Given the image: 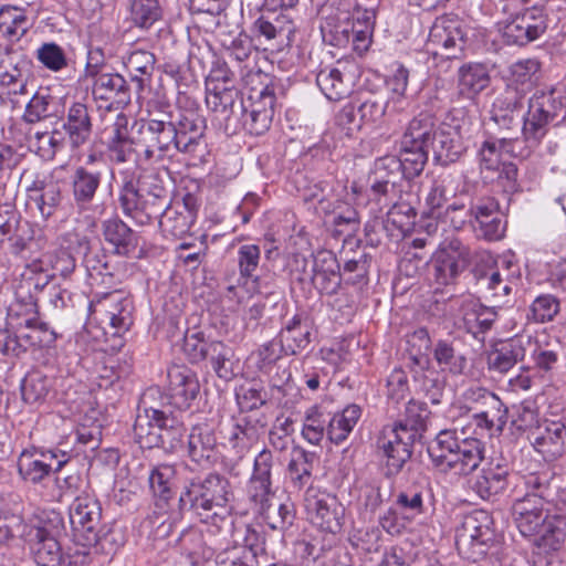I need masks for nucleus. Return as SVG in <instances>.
<instances>
[{
  "label": "nucleus",
  "instance_id": "1",
  "mask_svg": "<svg viewBox=\"0 0 566 566\" xmlns=\"http://www.w3.org/2000/svg\"><path fill=\"white\" fill-rule=\"evenodd\" d=\"M232 495L229 480L217 472L187 480L178 499L181 516L196 517L202 523H216L228 514Z\"/></svg>",
  "mask_w": 566,
  "mask_h": 566
},
{
  "label": "nucleus",
  "instance_id": "2",
  "mask_svg": "<svg viewBox=\"0 0 566 566\" xmlns=\"http://www.w3.org/2000/svg\"><path fill=\"white\" fill-rule=\"evenodd\" d=\"M485 444L480 439L467 438L457 428L438 432L429 448V457L442 473L469 475L476 471L484 459Z\"/></svg>",
  "mask_w": 566,
  "mask_h": 566
},
{
  "label": "nucleus",
  "instance_id": "3",
  "mask_svg": "<svg viewBox=\"0 0 566 566\" xmlns=\"http://www.w3.org/2000/svg\"><path fill=\"white\" fill-rule=\"evenodd\" d=\"M70 523L73 539L84 547L99 546L109 552L114 538L111 531L102 524V506L91 494L76 495L70 507Z\"/></svg>",
  "mask_w": 566,
  "mask_h": 566
},
{
  "label": "nucleus",
  "instance_id": "4",
  "mask_svg": "<svg viewBox=\"0 0 566 566\" xmlns=\"http://www.w3.org/2000/svg\"><path fill=\"white\" fill-rule=\"evenodd\" d=\"M64 531L63 517L52 512L46 518L30 526L28 538L34 560L40 566H71V557L63 553L59 536Z\"/></svg>",
  "mask_w": 566,
  "mask_h": 566
},
{
  "label": "nucleus",
  "instance_id": "5",
  "mask_svg": "<svg viewBox=\"0 0 566 566\" xmlns=\"http://www.w3.org/2000/svg\"><path fill=\"white\" fill-rule=\"evenodd\" d=\"M495 542L492 517L483 510H475L463 516L455 531V546L459 554L472 562L481 560Z\"/></svg>",
  "mask_w": 566,
  "mask_h": 566
},
{
  "label": "nucleus",
  "instance_id": "6",
  "mask_svg": "<svg viewBox=\"0 0 566 566\" xmlns=\"http://www.w3.org/2000/svg\"><path fill=\"white\" fill-rule=\"evenodd\" d=\"M32 285L38 287L31 280H27L19 286L17 300L9 307V317L23 318L19 322L20 338L23 342L30 344L31 347H50L56 340L55 331L36 316L38 305L35 298L31 294L24 296L21 294L24 289L29 291Z\"/></svg>",
  "mask_w": 566,
  "mask_h": 566
},
{
  "label": "nucleus",
  "instance_id": "7",
  "mask_svg": "<svg viewBox=\"0 0 566 566\" xmlns=\"http://www.w3.org/2000/svg\"><path fill=\"white\" fill-rule=\"evenodd\" d=\"M565 106L566 97L560 92H536L528 101L527 114L523 116L522 134L534 145H539L548 125L562 120Z\"/></svg>",
  "mask_w": 566,
  "mask_h": 566
},
{
  "label": "nucleus",
  "instance_id": "8",
  "mask_svg": "<svg viewBox=\"0 0 566 566\" xmlns=\"http://www.w3.org/2000/svg\"><path fill=\"white\" fill-rule=\"evenodd\" d=\"M469 43L468 28L457 15L444 14L434 20L427 41L433 56L460 59Z\"/></svg>",
  "mask_w": 566,
  "mask_h": 566
},
{
  "label": "nucleus",
  "instance_id": "9",
  "mask_svg": "<svg viewBox=\"0 0 566 566\" xmlns=\"http://www.w3.org/2000/svg\"><path fill=\"white\" fill-rule=\"evenodd\" d=\"M304 507L308 521L323 532H340L345 507L337 496L326 490L308 485L304 494Z\"/></svg>",
  "mask_w": 566,
  "mask_h": 566
},
{
  "label": "nucleus",
  "instance_id": "10",
  "mask_svg": "<svg viewBox=\"0 0 566 566\" xmlns=\"http://www.w3.org/2000/svg\"><path fill=\"white\" fill-rule=\"evenodd\" d=\"M139 145L143 151L138 155L140 163H161L172 158L175 150V122L149 118L139 126Z\"/></svg>",
  "mask_w": 566,
  "mask_h": 566
},
{
  "label": "nucleus",
  "instance_id": "11",
  "mask_svg": "<svg viewBox=\"0 0 566 566\" xmlns=\"http://www.w3.org/2000/svg\"><path fill=\"white\" fill-rule=\"evenodd\" d=\"M146 417L142 418L139 429L134 432L142 448H161L168 453L181 448L185 427L177 413L149 427H146Z\"/></svg>",
  "mask_w": 566,
  "mask_h": 566
},
{
  "label": "nucleus",
  "instance_id": "12",
  "mask_svg": "<svg viewBox=\"0 0 566 566\" xmlns=\"http://www.w3.org/2000/svg\"><path fill=\"white\" fill-rule=\"evenodd\" d=\"M175 122V150L200 159L207 153L206 119L193 111L181 112Z\"/></svg>",
  "mask_w": 566,
  "mask_h": 566
},
{
  "label": "nucleus",
  "instance_id": "13",
  "mask_svg": "<svg viewBox=\"0 0 566 566\" xmlns=\"http://www.w3.org/2000/svg\"><path fill=\"white\" fill-rule=\"evenodd\" d=\"M228 82L227 76L222 81L211 77L207 82L206 103L210 109L222 115L226 129L235 133L243 98L237 88L228 86Z\"/></svg>",
  "mask_w": 566,
  "mask_h": 566
},
{
  "label": "nucleus",
  "instance_id": "14",
  "mask_svg": "<svg viewBox=\"0 0 566 566\" xmlns=\"http://www.w3.org/2000/svg\"><path fill=\"white\" fill-rule=\"evenodd\" d=\"M235 396L241 417L231 439L251 438L258 427L266 426V417L259 409L266 403L268 394L262 388L242 386Z\"/></svg>",
  "mask_w": 566,
  "mask_h": 566
},
{
  "label": "nucleus",
  "instance_id": "15",
  "mask_svg": "<svg viewBox=\"0 0 566 566\" xmlns=\"http://www.w3.org/2000/svg\"><path fill=\"white\" fill-rule=\"evenodd\" d=\"M67 462L69 455L65 452L59 454L53 450L31 448L21 452L18 471L23 480L35 484L52 472H61Z\"/></svg>",
  "mask_w": 566,
  "mask_h": 566
},
{
  "label": "nucleus",
  "instance_id": "16",
  "mask_svg": "<svg viewBox=\"0 0 566 566\" xmlns=\"http://www.w3.org/2000/svg\"><path fill=\"white\" fill-rule=\"evenodd\" d=\"M416 440L407 436L406 431H399L386 426L377 437L376 446L385 459L387 474H398L410 460Z\"/></svg>",
  "mask_w": 566,
  "mask_h": 566
},
{
  "label": "nucleus",
  "instance_id": "17",
  "mask_svg": "<svg viewBox=\"0 0 566 566\" xmlns=\"http://www.w3.org/2000/svg\"><path fill=\"white\" fill-rule=\"evenodd\" d=\"M471 250L460 240L452 239L443 244L433 262V280L438 286L453 284L469 265Z\"/></svg>",
  "mask_w": 566,
  "mask_h": 566
},
{
  "label": "nucleus",
  "instance_id": "18",
  "mask_svg": "<svg viewBox=\"0 0 566 566\" xmlns=\"http://www.w3.org/2000/svg\"><path fill=\"white\" fill-rule=\"evenodd\" d=\"M546 29V15L542 9L534 7L506 21L501 31L507 44L522 46L538 39Z\"/></svg>",
  "mask_w": 566,
  "mask_h": 566
},
{
  "label": "nucleus",
  "instance_id": "19",
  "mask_svg": "<svg viewBox=\"0 0 566 566\" xmlns=\"http://www.w3.org/2000/svg\"><path fill=\"white\" fill-rule=\"evenodd\" d=\"M526 495L537 497L543 504L558 512L566 510V489L551 470L531 473L525 478Z\"/></svg>",
  "mask_w": 566,
  "mask_h": 566
},
{
  "label": "nucleus",
  "instance_id": "20",
  "mask_svg": "<svg viewBox=\"0 0 566 566\" xmlns=\"http://www.w3.org/2000/svg\"><path fill=\"white\" fill-rule=\"evenodd\" d=\"M93 306L94 312L101 315L102 322L108 323L114 329V335H120L133 325V301L120 292L115 291L106 294Z\"/></svg>",
  "mask_w": 566,
  "mask_h": 566
},
{
  "label": "nucleus",
  "instance_id": "21",
  "mask_svg": "<svg viewBox=\"0 0 566 566\" xmlns=\"http://www.w3.org/2000/svg\"><path fill=\"white\" fill-rule=\"evenodd\" d=\"M472 473L469 486L482 500H494L509 486L510 470L500 462H489Z\"/></svg>",
  "mask_w": 566,
  "mask_h": 566
},
{
  "label": "nucleus",
  "instance_id": "22",
  "mask_svg": "<svg viewBox=\"0 0 566 566\" xmlns=\"http://www.w3.org/2000/svg\"><path fill=\"white\" fill-rule=\"evenodd\" d=\"M312 256V285L321 294H336L342 285L340 265L336 255L332 251L321 250Z\"/></svg>",
  "mask_w": 566,
  "mask_h": 566
},
{
  "label": "nucleus",
  "instance_id": "23",
  "mask_svg": "<svg viewBox=\"0 0 566 566\" xmlns=\"http://www.w3.org/2000/svg\"><path fill=\"white\" fill-rule=\"evenodd\" d=\"M528 440L545 459H558L566 447V423L559 420H544L530 432Z\"/></svg>",
  "mask_w": 566,
  "mask_h": 566
},
{
  "label": "nucleus",
  "instance_id": "24",
  "mask_svg": "<svg viewBox=\"0 0 566 566\" xmlns=\"http://www.w3.org/2000/svg\"><path fill=\"white\" fill-rule=\"evenodd\" d=\"M253 33L276 49L290 46L294 41L296 25L286 14H262L253 23Z\"/></svg>",
  "mask_w": 566,
  "mask_h": 566
},
{
  "label": "nucleus",
  "instance_id": "25",
  "mask_svg": "<svg viewBox=\"0 0 566 566\" xmlns=\"http://www.w3.org/2000/svg\"><path fill=\"white\" fill-rule=\"evenodd\" d=\"M430 151L434 161L441 166L458 161L465 151L459 127L448 123H437Z\"/></svg>",
  "mask_w": 566,
  "mask_h": 566
},
{
  "label": "nucleus",
  "instance_id": "26",
  "mask_svg": "<svg viewBox=\"0 0 566 566\" xmlns=\"http://www.w3.org/2000/svg\"><path fill=\"white\" fill-rule=\"evenodd\" d=\"M174 407L169 394H163L158 387H149L140 396L134 432L139 429L142 418H147L146 427H149L176 415Z\"/></svg>",
  "mask_w": 566,
  "mask_h": 566
},
{
  "label": "nucleus",
  "instance_id": "27",
  "mask_svg": "<svg viewBox=\"0 0 566 566\" xmlns=\"http://www.w3.org/2000/svg\"><path fill=\"white\" fill-rule=\"evenodd\" d=\"M187 454L199 465H211L216 462L219 449L217 437L209 424H197L191 428L187 442Z\"/></svg>",
  "mask_w": 566,
  "mask_h": 566
},
{
  "label": "nucleus",
  "instance_id": "28",
  "mask_svg": "<svg viewBox=\"0 0 566 566\" xmlns=\"http://www.w3.org/2000/svg\"><path fill=\"white\" fill-rule=\"evenodd\" d=\"M168 379L169 395L175 408L187 409L200 390L196 374L186 367L175 366L168 370Z\"/></svg>",
  "mask_w": 566,
  "mask_h": 566
},
{
  "label": "nucleus",
  "instance_id": "29",
  "mask_svg": "<svg viewBox=\"0 0 566 566\" xmlns=\"http://www.w3.org/2000/svg\"><path fill=\"white\" fill-rule=\"evenodd\" d=\"M62 128L72 148H78L86 144L93 132L92 117L87 105L81 102L73 103L67 108Z\"/></svg>",
  "mask_w": 566,
  "mask_h": 566
},
{
  "label": "nucleus",
  "instance_id": "30",
  "mask_svg": "<svg viewBox=\"0 0 566 566\" xmlns=\"http://www.w3.org/2000/svg\"><path fill=\"white\" fill-rule=\"evenodd\" d=\"M104 171L94 166H78L71 177L72 193L76 206L81 209L88 207L101 186Z\"/></svg>",
  "mask_w": 566,
  "mask_h": 566
},
{
  "label": "nucleus",
  "instance_id": "31",
  "mask_svg": "<svg viewBox=\"0 0 566 566\" xmlns=\"http://www.w3.org/2000/svg\"><path fill=\"white\" fill-rule=\"evenodd\" d=\"M143 195H168V191L158 174L146 172L140 175L136 181L133 179L126 180L119 190V207H125L128 210L129 207H136L135 205L137 202L136 200H138V196L143 197Z\"/></svg>",
  "mask_w": 566,
  "mask_h": 566
},
{
  "label": "nucleus",
  "instance_id": "32",
  "mask_svg": "<svg viewBox=\"0 0 566 566\" xmlns=\"http://www.w3.org/2000/svg\"><path fill=\"white\" fill-rule=\"evenodd\" d=\"M87 72L95 77L92 91L95 99L114 101L119 105L129 104L130 87L120 74L94 73L90 69Z\"/></svg>",
  "mask_w": 566,
  "mask_h": 566
},
{
  "label": "nucleus",
  "instance_id": "33",
  "mask_svg": "<svg viewBox=\"0 0 566 566\" xmlns=\"http://www.w3.org/2000/svg\"><path fill=\"white\" fill-rule=\"evenodd\" d=\"M437 118L434 115L421 112L407 125L402 136V145L423 148L430 151L431 140L437 130Z\"/></svg>",
  "mask_w": 566,
  "mask_h": 566
},
{
  "label": "nucleus",
  "instance_id": "34",
  "mask_svg": "<svg viewBox=\"0 0 566 566\" xmlns=\"http://www.w3.org/2000/svg\"><path fill=\"white\" fill-rule=\"evenodd\" d=\"M284 355H297L308 348L312 342V328L306 321L294 316L279 333Z\"/></svg>",
  "mask_w": 566,
  "mask_h": 566
},
{
  "label": "nucleus",
  "instance_id": "35",
  "mask_svg": "<svg viewBox=\"0 0 566 566\" xmlns=\"http://www.w3.org/2000/svg\"><path fill=\"white\" fill-rule=\"evenodd\" d=\"M156 57L146 50L130 52L124 60V65L130 75V82L137 93L149 86L155 71Z\"/></svg>",
  "mask_w": 566,
  "mask_h": 566
},
{
  "label": "nucleus",
  "instance_id": "36",
  "mask_svg": "<svg viewBox=\"0 0 566 566\" xmlns=\"http://www.w3.org/2000/svg\"><path fill=\"white\" fill-rule=\"evenodd\" d=\"M102 229L105 241L113 247L115 254L126 256L136 249V233L119 218L105 220Z\"/></svg>",
  "mask_w": 566,
  "mask_h": 566
},
{
  "label": "nucleus",
  "instance_id": "37",
  "mask_svg": "<svg viewBox=\"0 0 566 566\" xmlns=\"http://www.w3.org/2000/svg\"><path fill=\"white\" fill-rule=\"evenodd\" d=\"M559 513L546 514L538 533L533 535L534 544L545 551H558L566 538V516Z\"/></svg>",
  "mask_w": 566,
  "mask_h": 566
},
{
  "label": "nucleus",
  "instance_id": "38",
  "mask_svg": "<svg viewBox=\"0 0 566 566\" xmlns=\"http://www.w3.org/2000/svg\"><path fill=\"white\" fill-rule=\"evenodd\" d=\"M318 458L303 448H293L286 473L293 489L302 490L311 483L313 470Z\"/></svg>",
  "mask_w": 566,
  "mask_h": 566
},
{
  "label": "nucleus",
  "instance_id": "39",
  "mask_svg": "<svg viewBox=\"0 0 566 566\" xmlns=\"http://www.w3.org/2000/svg\"><path fill=\"white\" fill-rule=\"evenodd\" d=\"M193 201L195 199L191 195H187L184 198V208L186 209V212L179 211L174 207L166 209L159 218V227L161 231L179 239L187 234L195 217V212L191 209Z\"/></svg>",
  "mask_w": 566,
  "mask_h": 566
},
{
  "label": "nucleus",
  "instance_id": "40",
  "mask_svg": "<svg viewBox=\"0 0 566 566\" xmlns=\"http://www.w3.org/2000/svg\"><path fill=\"white\" fill-rule=\"evenodd\" d=\"M136 207H120L124 214L134 219L137 223L144 226L151 222L153 219H159L166 209L170 207L168 195H149L139 197L136 200Z\"/></svg>",
  "mask_w": 566,
  "mask_h": 566
},
{
  "label": "nucleus",
  "instance_id": "41",
  "mask_svg": "<svg viewBox=\"0 0 566 566\" xmlns=\"http://www.w3.org/2000/svg\"><path fill=\"white\" fill-rule=\"evenodd\" d=\"M217 376L226 381L238 374L239 364L232 347L220 340L210 342L207 358Z\"/></svg>",
  "mask_w": 566,
  "mask_h": 566
},
{
  "label": "nucleus",
  "instance_id": "42",
  "mask_svg": "<svg viewBox=\"0 0 566 566\" xmlns=\"http://www.w3.org/2000/svg\"><path fill=\"white\" fill-rule=\"evenodd\" d=\"M433 359L439 368L451 375H461L467 367V357L455 347L453 340L439 339L432 348Z\"/></svg>",
  "mask_w": 566,
  "mask_h": 566
},
{
  "label": "nucleus",
  "instance_id": "43",
  "mask_svg": "<svg viewBox=\"0 0 566 566\" xmlns=\"http://www.w3.org/2000/svg\"><path fill=\"white\" fill-rule=\"evenodd\" d=\"M20 389L25 403H43L53 390V379L40 370H31L22 379Z\"/></svg>",
  "mask_w": 566,
  "mask_h": 566
},
{
  "label": "nucleus",
  "instance_id": "44",
  "mask_svg": "<svg viewBox=\"0 0 566 566\" xmlns=\"http://www.w3.org/2000/svg\"><path fill=\"white\" fill-rule=\"evenodd\" d=\"M407 344L411 370L418 373L429 369L431 361L428 352L432 344L428 329L420 327L409 334Z\"/></svg>",
  "mask_w": 566,
  "mask_h": 566
},
{
  "label": "nucleus",
  "instance_id": "45",
  "mask_svg": "<svg viewBox=\"0 0 566 566\" xmlns=\"http://www.w3.org/2000/svg\"><path fill=\"white\" fill-rule=\"evenodd\" d=\"M491 77L485 65L468 63L459 69V88L465 96H474L485 90Z\"/></svg>",
  "mask_w": 566,
  "mask_h": 566
},
{
  "label": "nucleus",
  "instance_id": "46",
  "mask_svg": "<svg viewBox=\"0 0 566 566\" xmlns=\"http://www.w3.org/2000/svg\"><path fill=\"white\" fill-rule=\"evenodd\" d=\"M525 356V349L520 339L502 343L500 348L489 355V369L501 374L507 373Z\"/></svg>",
  "mask_w": 566,
  "mask_h": 566
},
{
  "label": "nucleus",
  "instance_id": "47",
  "mask_svg": "<svg viewBox=\"0 0 566 566\" xmlns=\"http://www.w3.org/2000/svg\"><path fill=\"white\" fill-rule=\"evenodd\" d=\"M177 469L172 464L161 463L154 467L148 476L149 489L154 496L168 502L174 495Z\"/></svg>",
  "mask_w": 566,
  "mask_h": 566
},
{
  "label": "nucleus",
  "instance_id": "48",
  "mask_svg": "<svg viewBox=\"0 0 566 566\" xmlns=\"http://www.w3.org/2000/svg\"><path fill=\"white\" fill-rule=\"evenodd\" d=\"M428 415L429 411L423 403L410 400L406 406L405 418L391 427L399 431H406L407 436L417 441L427 428Z\"/></svg>",
  "mask_w": 566,
  "mask_h": 566
},
{
  "label": "nucleus",
  "instance_id": "49",
  "mask_svg": "<svg viewBox=\"0 0 566 566\" xmlns=\"http://www.w3.org/2000/svg\"><path fill=\"white\" fill-rule=\"evenodd\" d=\"M360 417L357 405L347 406L340 413H336L328 421L327 437L335 444L343 443L352 432Z\"/></svg>",
  "mask_w": 566,
  "mask_h": 566
},
{
  "label": "nucleus",
  "instance_id": "50",
  "mask_svg": "<svg viewBox=\"0 0 566 566\" xmlns=\"http://www.w3.org/2000/svg\"><path fill=\"white\" fill-rule=\"evenodd\" d=\"M353 31L354 21L347 18L340 20L334 17H328L321 25L324 42L337 48H346L350 44Z\"/></svg>",
  "mask_w": 566,
  "mask_h": 566
},
{
  "label": "nucleus",
  "instance_id": "51",
  "mask_svg": "<svg viewBox=\"0 0 566 566\" xmlns=\"http://www.w3.org/2000/svg\"><path fill=\"white\" fill-rule=\"evenodd\" d=\"M128 8L133 24L140 29H149L163 17L158 0H129Z\"/></svg>",
  "mask_w": 566,
  "mask_h": 566
},
{
  "label": "nucleus",
  "instance_id": "52",
  "mask_svg": "<svg viewBox=\"0 0 566 566\" xmlns=\"http://www.w3.org/2000/svg\"><path fill=\"white\" fill-rule=\"evenodd\" d=\"M316 83L329 101H339L349 93L342 72L336 67H325L316 75Z\"/></svg>",
  "mask_w": 566,
  "mask_h": 566
},
{
  "label": "nucleus",
  "instance_id": "53",
  "mask_svg": "<svg viewBox=\"0 0 566 566\" xmlns=\"http://www.w3.org/2000/svg\"><path fill=\"white\" fill-rule=\"evenodd\" d=\"M395 505L408 522L413 521L426 512L424 490L409 488L400 491L396 496Z\"/></svg>",
  "mask_w": 566,
  "mask_h": 566
},
{
  "label": "nucleus",
  "instance_id": "54",
  "mask_svg": "<svg viewBox=\"0 0 566 566\" xmlns=\"http://www.w3.org/2000/svg\"><path fill=\"white\" fill-rule=\"evenodd\" d=\"M357 112L365 124L379 123L385 116L397 113L391 101L381 95H369L358 105Z\"/></svg>",
  "mask_w": 566,
  "mask_h": 566
},
{
  "label": "nucleus",
  "instance_id": "55",
  "mask_svg": "<svg viewBox=\"0 0 566 566\" xmlns=\"http://www.w3.org/2000/svg\"><path fill=\"white\" fill-rule=\"evenodd\" d=\"M54 97L50 95L48 88H40L25 106L23 120L34 124L49 118L53 115Z\"/></svg>",
  "mask_w": 566,
  "mask_h": 566
},
{
  "label": "nucleus",
  "instance_id": "56",
  "mask_svg": "<svg viewBox=\"0 0 566 566\" xmlns=\"http://www.w3.org/2000/svg\"><path fill=\"white\" fill-rule=\"evenodd\" d=\"M31 61L11 45H0V73L30 77Z\"/></svg>",
  "mask_w": 566,
  "mask_h": 566
},
{
  "label": "nucleus",
  "instance_id": "57",
  "mask_svg": "<svg viewBox=\"0 0 566 566\" xmlns=\"http://www.w3.org/2000/svg\"><path fill=\"white\" fill-rule=\"evenodd\" d=\"M428 150L418 147H407L400 140V157L398 160L401 163V169L407 176V179L418 177L424 169L429 157Z\"/></svg>",
  "mask_w": 566,
  "mask_h": 566
},
{
  "label": "nucleus",
  "instance_id": "58",
  "mask_svg": "<svg viewBox=\"0 0 566 566\" xmlns=\"http://www.w3.org/2000/svg\"><path fill=\"white\" fill-rule=\"evenodd\" d=\"M408 70L405 66L399 65L387 82L392 93V96L389 97V99L392 103V109L395 112H403L408 106V101L405 96V92L408 86Z\"/></svg>",
  "mask_w": 566,
  "mask_h": 566
},
{
  "label": "nucleus",
  "instance_id": "59",
  "mask_svg": "<svg viewBox=\"0 0 566 566\" xmlns=\"http://www.w3.org/2000/svg\"><path fill=\"white\" fill-rule=\"evenodd\" d=\"M275 94L272 88L265 86L261 91L252 90L247 98H243L241 114L253 112L274 111Z\"/></svg>",
  "mask_w": 566,
  "mask_h": 566
},
{
  "label": "nucleus",
  "instance_id": "60",
  "mask_svg": "<svg viewBox=\"0 0 566 566\" xmlns=\"http://www.w3.org/2000/svg\"><path fill=\"white\" fill-rule=\"evenodd\" d=\"M375 179L392 181L394 179L398 185L409 187L407 176L401 169V163L395 156H387L377 161Z\"/></svg>",
  "mask_w": 566,
  "mask_h": 566
},
{
  "label": "nucleus",
  "instance_id": "61",
  "mask_svg": "<svg viewBox=\"0 0 566 566\" xmlns=\"http://www.w3.org/2000/svg\"><path fill=\"white\" fill-rule=\"evenodd\" d=\"M30 526L24 523L19 514L0 515V544H4L17 536L27 539Z\"/></svg>",
  "mask_w": 566,
  "mask_h": 566
},
{
  "label": "nucleus",
  "instance_id": "62",
  "mask_svg": "<svg viewBox=\"0 0 566 566\" xmlns=\"http://www.w3.org/2000/svg\"><path fill=\"white\" fill-rule=\"evenodd\" d=\"M405 187L406 186L398 185L395 179L388 181L373 178L369 193L377 202L391 205L396 199H401Z\"/></svg>",
  "mask_w": 566,
  "mask_h": 566
},
{
  "label": "nucleus",
  "instance_id": "63",
  "mask_svg": "<svg viewBox=\"0 0 566 566\" xmlns=\"http://www.w3.org/2000/svg\"><path fill=\"white\" fill-rule=\"evenodd\" d=\"M272 482L252 480L249 482L250 500L254 503L255 511L261 515H270L272 510L271 490Z\"/></svg>",
  "mask_w": 566,
  "mask_h": 566
},
{
  "label": "nucleus",
  "instance_id": "64",
  "mask_svg": "<svg viewBox=\"0 0 566 566\" xmlns=\"http://www.w3.org/2000/svg\"><path fill=\"white\" fill-rule=\"evenodd\" d=\"M83 265L91 277L113 276L107 254L97 244L83 255Z\"/></svg>",
  "mask_w": 566,
  "mask_h": 566
}]
</instances>
